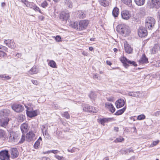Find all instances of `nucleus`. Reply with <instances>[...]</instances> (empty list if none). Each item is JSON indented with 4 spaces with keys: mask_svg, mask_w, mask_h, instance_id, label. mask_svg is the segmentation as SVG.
Returning a JSON list of instances; mask_svg holds the SVG:
<instances>
[{
    "mask_svg": "<svg viewBox=\"0 0 160 160\" xmlns=\"http://www.w3.org/2000/svg\"><path fill=\"white\" fill-rule=\"evenodd\" d=\"M124 49L126 52L128 54L132 53L133 51V49L131 46L127 42L124 44Z\"/></svg>",
    "mask_w": 160,
    "mask_h": 160,
    "instance_id": "nucleus-10",
    "label": "nucleus"
},
{
    "mask_svg": "<svg viewBox=\"0 0 160 160\" xmlns=\"http://www.w3.org/2000/svg\"><path fill=\"white\" fill-rule=\"evenodd\" d=\"M51 153L50 150L43 152V153L44 154H47V153Z\"/></svg>",
    "mask_w": 160,
    "mask_h": 160,
    "instance_id": "nucleus-64",
    "label": "nucleus"
},
{
    "mask_svg": "<svg viewBox=\"0 0 160 160\" xmlns=\"http://www.w3.org/2000/svg\"><path fill=\"white\" fill-rule=\"evenodd\" d=\"M145 0H134L136 4L138 6L143 5L145 2Z\"/></svg>",
    "mask_w": 160,
    "mask_h": 160,
    "instance_id": "nucleus-28",
    "label": "nucleus"
},
{
    "mask_svg": "<svg viewBox=\"0 0 160 160\" xmlns=\"http://www.w3.org/2000/svg\"><path fill=\"white\" fill-rule=\"evenodd\" d=\"M25 139V135L23 133L22 135V136L20 140L18 142V143L21 144L22 143L24 142Z\"/></svg>",
    "mask_w": 160,
    "mask_h": 160,
    "instance_id": "nucleus-33",
    "label": "nucleus"
},
{
    "mask_svg": "<svg viewBox=\"0 0 160 160\" xmlns=\"http://www.w3.org/2000/svg\"><path fill=\"white\" fill-rule=\"evenodd\" d=\"M40 145V142L38 141H37L35 143L34 145V147L35 148L37 149L38 148Z\"/></svg>",
    "mask_w": 160,
    "mask_h": 160,
    "instance_id": "nucleus-40",
    "label": "nucleus"
},
{
    "mask_svg": "<svg viewBox=\"0 0 160 160\" xmlns=\"http://www.w3.org/2000/svg\"><path fill=\"white\" fill-rule=\"evenodd\" d=\"M131 65H132L134 66H137V64L136 63V62L134 61H132V62Z\"/></svg>",
    "mask_w": 160,
    "mask_h": 160,
    "instance_id": "nucleus-57",
    "label": "nucleus"
},
{
    "mask_svg": "<svg viewBox=\"0 0 160 160\" xmlns=\"http://www.w3.org/2000/svg\"><path fill=\"white\" fill-rule=\"evenodd\" d=\"M117 32L122 36H126L130 32L129 27L124 24H119L117 28Z\"/></svg>",
    "mask_w": 160,
    "mask_h": 160,
    "instance_id": "nucleus-2",
    "label": "nucleus"
},
{
    "mask_svg": "<svg viewBox=\"0 0 160 160\" xmlns=\"http://www.w3.org/2000/svg\"><path fill=\"white\" fill-rule=\"evenodd\" d=\"M59 151L58 150H50V152L53 153L55 154L58 153Z\"/></svg>",
    "mask_w": 160,
    "mask_h": 160,
    "instance_id": "nucleus-55",
    "label": "nucleus"
},
{
    "mask_svg": "<svg viewBox=\"0 0 160 160\" xmlns=\"http://www.w3.org/2000/svg\"><path fill=\"white\" fill-rule=\"evenodd\" d=\"M78 17L81 18H83L85 17V14L82 11H78Z\"/></svg>",
    "mask_w": 160,
    "mask_h": 160,
    "instance_id": "nucleus-30",
    "label": "nucleus"
},
{
    "mask_svg": "<svg viewBox=\"0 0 160 160\" xmlns=\"http://www.w3.org/2000/svg\"><path fill=\"white\" fill-rule=\"evenodd\" d=\"M11 158H17L18 156V152L16 148H12L10 149Z\"/></svg>",
    "mask_w": 160,
    "mask_h": 160,
    "instance_id": "nucleus-13",
    "label": "nucleus"
},
{
    "mask_svg": "<svg viewBox=\"0 0 160 160\" xmlns=\"http://www.w3.org/2000/svg\"><path fill=\"white\" fill-rule=\"evenodd\" d=\"M83 110L85 112H90L91 111L92 107L88 104H84L83 106Z\"/></svg>",
    "mask_w": 160,
    "mask_h": 160,
    "instance_id": "nucleus-25",
    "label": "nucleus"
},
{
    "mask_svg": "<svg viewBox=\"0 0 160 160\" xmlns=\"http://www.w3.org/2000/svg\"><path fill=\"white\" fill-rule=\"evenodd\" d=\"M8 47L12 49H14L15 48L16 46L15 45V43L13 42V41L12 40V41H11L10 44L8 45Z\"/></svg>",
    "mask_w": 160,
    "mask_h": 160,
    "instance_id": "nucleus-35",
    "label": "nucleus"
},
{
    "mask_svg": "<svg viewBox=\"0 0 160 160\" xmlns=\"http://www.w3.org/2000/svg\"><path fill=\"white\" fill-rule=\"evenodd\" d=\"M38 69L36 66H33L28 71V73L31 75L37 73L38 72Z\"/></svg>",
    "mask_w": 160,
    "mask_h": 160,
    "instance_id": "nucleus-20",
    "label": "nucleus"
},
{
    "mask_svg": "<svg viewBox=\"0 0 160 160\" xmlns=\"http://www.w3.org/2000/svg\"><path fill=\"white\" fill-rule=\"evenodd\" d=\"M109 109H110V111L112 112H115V109L114 108V107H113V106L112 105V107H111L110 108H109Z\"/></svg>",
    "mask_w": 160,
    "mask_h": 160,
    "instance_id": "nucleus-52",
    "label": "nucleus"
},
{
    "mask_svg": "<svg viewBox=\"0 0 160 160\" xmlns=\"http://www.w3.org/2000/svg\"><path fill=\"white\" fill-rule=\"evenodd\" d=\"M122 18L125 20H127L131 17V15L129 12L127 10H123L121 12Z\"/></svg>",
    "mask_w": 160,
    "mask_h": 160,
    "instance_id": "nucleus-11",
    "label": "nucleus"
},
{
    "mask_svg": "<svg viewBox=\"0 0 160 160\" xmlns=\"http://www.w3.org/2000/svg\"><path fill=\"white\" fill-rule=\"evenodd\" d=\"M140 92L139 91L129 92L127 93V95L134 97H138Z\"/></svg>",
    "mask_w": 160,
    "mask_h": 160,
    "instance_id": "nucleus-21",
    "label": "nucleus"
},
{
    "mask_svg": "<svg viewBox=\"0 0 160 160\" xmlns=\"http://www.w3.org/2000/svg\"><path fill=\"white\" fill-rule=\"evenodd\" d=\"M119 9L117 7H115L112 11V14L113 16L116 18L117 17L119 14Z\"/></svg>",
    "mask_w": 160,
    "mask_h": 160,
    "instance_id": "nucleus-23",
    "label": "nucleus"
},
{
    "mask_svg": "<svg viewBox=\"0 0 160 160\" xmlns=\"http://www.w3.org/2000/svg\"><path fill=\"white\" fill-rule=\"evenodd\" d=\"M41 128L43 134L44 135V132L48 130V127L45 125H42L41 126Z\"/></svg>",
    "mask_w": 160,
    "mask_h": 160,
    "instance_id": "nucleus-37",
    "label": "nucleus"
},
{
    "mask_svg": "<svg viewBox=\"0 0 160 160\" xmlns=\"http://www.w3.org/2000/svg\"><path fill=\"white\" fill-rule=\"evenodd\" d=\"M159 45L157 44H155L154 46L151 48L150 52L152 54H155L159 50Z\"/></svg>",
    "mask_w": 160,
    "mask_h": 160,
    "instance_id": "nucleus-18",
    "label": "nucleus"
},
{
    "mask_svg": "<svg viewBox=\"0 0 160 160\" xmlns=\"http://www.w3.org/2000/svg\"><path fill=\"white\" fill-rule=\"evenodd\" d=\"M28 128V125L27 123H23L21 126L20 128L22 132L23 133L27 132Z\"/></svg>",
    "mask_w": 160,
    "mask_h": 160,
    "instance_id": "nucleus-22",
    "label": "nucleus"
},
{
    "mask_svg": "<svg viewBox=\"0 0 160 160\" xmlns=\"http://www.w3.org/2000/svg\"><path fill=\"white\" fill-rule=\"evenodd\" d=\"M160 115V112L159 111H157L155 112L153 114V116L155 117H158Z\"/></svg>",
    "mask_w": 160,
    "mask_h": 160,
    "instance_id": "nucleus-48",
    "label": "nucleus"
},
{
    "mask_svg": "<svg viewBox=\"0 0 160 160\" xmlns=\"http://www.w3.org/2000/svg\"><path fill=\"white\" fill-rule=\"evenodd\" d=\"M43 160H50V158L48 157H43Z\"/></svg>",
    "mask_w": 160,
    "mask_h": 160,
    "instance_id": "nucleus-60",
    "label": "nucleus"
},
{
    "mask_svg": "<svg viewBox=\"0 0 160 160\" xmlns=\"http://www.w3.org/2000/svg\"><path fill=\"white\" fill-rule=\"evenodd\" d=\"M97 92L91 91L89 94V96L91 99L94 100L97 97Z\"/></svg>",
    "mask_w": 160,
    "mask_h": 160,
    "instance_id": "nucleus-27",
    "label": "nucleus"
},
{
    "mask_svg": "<svg viewBox=\"0 0 160 160\" xmlns=\"http://www.w3.org/2000/svg\"><path fill=\"white\" fill-rule=\"evenodd\" d=\"M151 7L156 8L160 7V0H151Z\"/></svg>",
    "mask_w": 160,
    "mask_h": 160,
    "instance_id": "nucleus-12",
    "label": "nucleus"
},
{
    "mask_svg": "<svg viewBox=\"0 0 160 160\" xmlns=\"http://www.w3.org/2000/svg\"><path fill=\"white\" fill-rule=\"evenodd\" d=\"M145 116L144 114H142L138 115L137 117V119L139 120H143L145 118Z\"/></svg>",
    "mask_w": 160,
    "mask_h": 160,
    "instance_id": "nucleus-36",
    "label": "nucleus"
},
{
    "mask_svg": "<svg viewBox=\"0 0 160 160\" xmlns=\"http://www.w3.org/2000/svg\"><path fill=\"white\" fill-rule=\"evenodd\" d=\"M124 139L122 137H120L119 138H117L114 141V142L116 143L117 142H121L122 141H123Z\"/></svg>",
    "mask_w": 160,
    "mask_h": 160,
    "instance_id": "nucleus-41",
    "label": "nucleus"
},
{
    "mask_svg": "<svg viewBox=\"0 0 160 160\" xmlns=\"http://www.w3.org/2000/svg\"><path fill=\"white\" fill-rule=\"evenodd\" d=\"M48 5V4L46 1H44L41 4V6L43 8H45V7L47 6Z\"/></svg>",
    "mask_w": 160,
    "mask_h": 160,
    "instance_id": "nucleus-50",
    "label": "nucleus"
},
{
    "mask_svg": "<svg viewBox=\"0 0 160 160\" xmlns=\"http://www.w3.org/2000/svg\"><path fill=\"white\" fill-rule=\"evenodd\" d=\"M155 20L152 17H148L146 19L145 22V26L146 28L151 30L153 28L155 23Z\"/></svg>",
    "mask_w": 160,
    "mask_h": 160,
    "instance_id": "nucleus-4",
    "label": "nucleus"
},
{
    "mask_svg": "<svg viewBox=\"0 0 160 160\" xmlns=\"http://www.w3.org/2000/svg\"><path fill=\"white\" fill-rule=\"evenodd\" d=\"M10 113L8 109H3L0 111V121L2 127L5 128L9 121L8 116Z\"/></svg>",
    "mask_w": 160,
    "mask_h": 160,
    "instance_id": "nucleus-1",
    "label": "nucleus"
},
{
    "mask_svg": "<svg viewBox=\"0 0 160 160\" xmlns=\"http://www.w3.org/2000/svg\"><path fill=\"white\" fill-rule=\"evenodd\" d=\"M99 2L101 5L104 7H107L109 5V2L106 0H100Z\"/></svg>",
    "mask_w": 160,
    "mask_h": 160,
    "instance_id": "nucleus-26",
    "label": "nucleus"
},
{
    "mask_svg": "<svg viewBox=\"0 0 160 160\" xmlns=\"http://www.w3.org/2000/svg\"><path fill=\"white\" fill-rule=\"evenodd\" d=\"M120 59L121 62L123 64V66L126 68H127L129 66L128 64H131L132 62V61L129 60L124 56L121 57Z\"/></svg>",
    "mask_w": 160,
    "mask_h": 160,
    "instance_id": "nucleus-7",
    "label": "nucleus"
},
{
    "mask_svg": "<svg viewBox=\"0 0 160 160\" xmlns=\"http://www.w3.org/2000/svg\"><path fill=\"white\" fill-rule=\"evenodd\" d=\"M55 158L59 160H65V158L63 157H61L59 155H56Z\"/></svg>",
    "mask_w": 160,
    "mask_h": 160,
    "instance_id": "nucleus-46",
    "label": "nucleus"
},
{
    "mask_svg": "<svg viewBox=\"0 0 160 160\" xmlns=\"http://www.w3.org/2000/svg\"><path fill=\"white\" fill-rule=\"evenodd\" d=\"M8 48L3 46H0V52H5L7 51Z\"/></svg>",
    "mask_w": 160,
    "mask_h": 160,
    "instance_id": "nucleus-39",
    "label": "nucleus"
},
{
    "mask_svg": "<svg viewBox=\"0 0 160 160\" xmlns=\"http://www.w3.org/2000/svg\"><path fill=\"white\" fill-rule=\"evenodd\" d=\"M12 41L11 40H5L4 42L7 46H8V45L10 44V43Z\"/></svg>",
    "mask_w": 160,
    "mask_h": 160,
    "instance_id": "nucleus-51",
    "label": "nucleus"
},
{
    "mask_svg": "<svg viewBox=\"0 0 160 160\" xmlns=\"http://www.w3.org/2000/svg\"><path fill=\"white\" fill-rule=\"evenodd\" d=\"M89 23V21L88 20H81L78 24L74 23V28L78 29L80 30H83L87 28Z\"/></svg>",
    "mask_w": 160,
    "mask_h": 160,
    "instance_id": "nucleus-3",
    "label": "nucleus"
},
{
    "mask_svg": "<svg viewBox=\"0 0 160 160\" xmlns=\"http://www.w3.org/2000/svg\"><path fill=\"white\" fill-rule=\"evenodd\" d=\"M18 138L17 135L13 132H10L9 135V140L12 142H16Z\"/></svg>",
    "mask_w": 160,
    "mask_h": 160,
    "instance_id": "nucleus-9",
    "label": "nucleus"
},
{
    "mask_svg": "<svg viewBox=\"0 0 160 160\" xmlns=\"http://www.w3.org/2000/svg\"><path fill=\"white\" fill-rule=\"evenodd\" d=\"M35 134L32 132H29L26 134V141L30 142L34 140Z\"/></svg>",
    "mask_w": 160,
    "mask_h": 160,
    "instance_id": "nucleus-14",
    "label": "nucleus"
},
{
    "mask_svg": "<svg viewBox=\"0 0 160 160\" xmlns=\"http://www.w3.org/2000/svg\"><path fill=\"white\" fill-rule=\"evenodd\" d=\"M55 40L56 41L59 42L61 41V38L60 36L59 35H57L55 37H54Z\"/></svg>",
    "mask_w": 160,
    "mask_h": 160,
    "instance_id": "nucleus-47",
    "label": "nucleus"
},
{
    "mask_svg": "<svg viewBox=\"0 0 160 160\" xmlns=\"http://www.w3.org/2000/svg\"><path fill=\"white\" fill-rule=\"evenodd\" d=\"M70 17L69 13L68 12H62L60 15V18L62 20L67 21Z\"/></svg>",
    "mask_w": 160,
    "mask_h": 160,
    "instance_id": "nucleus-15",
    "label": "nucleus"
},
{
    "mask_svg": "<svg viewBox=\"0 0 160 160\" xmlns=\"http://www.w3.org/2000/svg\"><path fill=\"white\" fill-rule=\"evenodd\" d=\"M126 107H125L122 109L118 110L115 114L116 115H119L122 114L126 109Z\"/></svg>",
    "mask_w": 160,
    "mask_h": 160,
    "instance_id": "nucleus-29",
    "label": "nucleus"
},
{
    "mask_svg": "<svg viewBox=\"0 0 160 160\" xmlns=\"http://www.w3.org/2000/svg\"><path fill=\"white\" fill-rule=\"evenodd\" d=\"M63 116L65 117L67 119H68L70 118L69 114L67 112H64Z\"/></svg>",
    "mask_w": 160,
    "mask_h": 160,
    "instance_id": "nucleus-42",
    "label": "nucleus"
},
{
    "mask_svg": "<svg viewBox=\"0 0 160 160\" xmlns=\"http://www.w3.org/2000/svg\"><path fill=\"white\" fill-rule=\"evenodd\" d=\"M12 109L17 112H22L24 109L22 105L20 104H14L12 106Z\"/></svg>",
    "mask_w": 160,
    "mask_h": 160,
    "instance_id": "nucleus-5",
    "label": "nucleus"
},
{
    "mask_svg": "<svg viewBox=\"0 0 160 160\" xmlns=\"http://www.w3.org/2000/svg\"><path fill=\"white\" fill-rule=\"evenodd\" d=\"M159 142V141L158 140H157L156 141H154L153 142L152 144L150 146L153 147L157 145Z\"/></svg>",
    "mask_w": 160,
    "mask_h": 160,
    "instance_id": "nucleus-44",
    "label": "nucleus"
},
{
    "mask_svg": "<svg viewBox=\"0 0 160 160\" xmlns=\"http://www.w3.org/2000/svg\"><path fill=\"white\" fill-rule=\"evenodd\" d=\"M91 107L92 109L91 110L92 111H90V112L96 113L98 112V110L97 108L95 107H93L92 106H91Z\"/></svg>",
    "mask_w": 160,
    "mask_h": 160,
    "instance_id": "nucleus-43",
    "label": "nucleus"
},
{
    "mask_svg": "<svg viewBox=\"0 0 160 160\" xmlns=\"http://www.w3.org/2000/svg\"><path fill=\"white\" fill-rule=\"evenodd\" d=\"M106 63L107 64H108L109 66L111 65L112 64V63L110 61H108V60H107L106 61Z\"/></svg>",
    "mask_w": 160,
    "mask_h": 160,
    "instance_id": "nucleus-58",
    "label": "nucleus"
},
{
    "mask_svg": "<svg viewBox=\"0 0 160 160\" xmlns=\"http://www.w3.org/2000/svg\"><path fill=\"white\" fill-rule=\"evenodd\" d=\"M93 78L94 79H98V76L97 74H95L93 75Z\"/></svg>",
    "mask_w": 160,
    "mask_h": 160,
    "instance_id": "nucleus-61",
    "label": "nucleus"
},
{
    "mask_svg": "<svg viewBox=\"0 0 160 160\" xmlns=\"http://www.w3.org/2000/svg\"><path fill=\"white\" fill-rule=\"evenodd\" d=\"M21 1L26 6H27V4H28V3L29 2H28V1L26 0H21Z\"/></svg>",
    "mask_w": 160,
    "mask_h": 160,
    "instance_id": "nucleus-53",
    "label": "nucleus"
},
{
    "mask_svg": "<svg viewBox=\"0 0 160 160\" xmlns=\"http://www.w3.org/2000/svg\"><path fill=\"white\" fill-rule=\"evenodd\" d=\"M112 104L109 102H106L105 103V107L107 108L108 109L112 107Z\"/></svg>",
    "mask_w": 160,
    "mask_h": 160,
    "instance_id": "nucleus-45",
    "label": "nucleus"
},
{
    "mask_svg": "<svg viewBox=\"0 0 160 160\" xmlns=\"http://www.w3.org/2000/svg\"><path fill=\"white\" fill-rule=\"evenodd\" d=\"M119 128L117 127H114V130L116 132H118V131Z\"/></svg>",
    "mask_w": 160,
    "mask_h": 160,
    "instance_id": "nucleus-59",
    "label": "nucleus"
},
{
    "mask_svg": "<svg viewBox=\"0 0 160 160\" xmlns=\"http://www.w3.org/2000/svg\"><path fill=\"white\" fill-rule=\"evenodd\" d=\"M139 62L140 64L147 63L148 62V58L146 57L145 54L142 55L141 58L139 61Z\"/></svg>",
    "mask_w": 160,
    "mask_h": 160,
    "instance_id": "nucleus-19",
    "label": "nucleus"
},
{
    "mask_svg": "<svg viewBox=\"0 0 160 160\" xmlns=\"http://www.w3.org/2000/svg\"><path fill=\"white\" fill-rule=\"evenodd\" d=\"M68 151L69 152H74V150L73 149H68Z\"/></svg>",
    "mask_w": 160,
    "mask_h": 160,
    "instance_id": "nucleus-63",
    "label": "nucleus"
},
{
    "mask_svg": "<svg viewBox=\"0 0 160 160\" xmlns=\"http://www.w3.org/2000/svg\"><path fill=\"white\" fill-rule=\"evenodd\" d=\"M49 65L51 67L55 68L56 66V62L53 60H51L49 63Z\"/></svg>",
    "mask_w": 160,
    "mask_h": 160,
    "instance_id": "nucleus-31",
    "label": "nucleus"
},
{
    "mask_svg": "<svg viewBox=\"0 0 160 160\" xmlns=\"http://www.w3.org/2000/svg\"><path fill=\"white\" fill-rule=\"evenodd\" d=\"M65 5L67 8H71L72 7L73 4L71 0L65 1Z\"/></svg>",
    "mask_w": 160,
    "mask_h": 160,
    "instance_id": "nucleus-24",
    "label": "nucleus"
},
{
    "mask_svg": "<svg viewBox=\"0 0 160 160\" xmlns=\"http://www.w3.org/2000/svg\"><path fill=\"white\" fill-rule=\"evenodd\" d=\"M32 82L35 85H38V82L36 80H32Z\"/></svg>",
    "mask_w": 160,
    "mask_h": 160,
    "instance_id": "nucleus-54",
    "label": "nucleus"
},
{
    "mask_svg": "<svg viewBox=\"0 0 160 160\" xmlns=\"http://www.w3.org/2000/svg\"><path fill=\"white\" fill-rule=\"evenodd\" d=\"M0 78H3V80H8L11 78L9 76H7L6 74L0 75Z\"/></svg>",
    "mask_w": 160,
    "mask_h": 160,
    "instance_id": "nucleus-34",
    "label": "nucleus"
},
{
    "mask_svg": "<svg viewBox=\"0 0 160 160\" xmlns=\"http://www.w3.org/2000/svg\"><path fill=\"white\" fill-rule=\"evenodd\" d=\"M5 135V132L4 130L0 129V138L4 136Z\"/></svg>",
    "mask_w": 160,
    "mask_h": 160,
    "instance_id": "nucleus-49",
    "label": "nucleus"
},
{
    "mask_svg": "<svg viewBox=\"0 0 160 160\" xmlns=\"http://www.w3.org/2000/svg\"><path fill=\"white\" fill-rule=\"evenodd\" d=\"M122 2L126 5H130L132 2V0H121Z\"/></svg>",
    "mask_w": 160,
    "mask_h": 160,
    "instance_id": "nucleus-38",
    "label": "nucleus"
},
{
    "mask_svg": "<svg viewBox=\"0 0 160 160\" xmlns=\"http://www.w3.org/2000/svg\"><path fill=\"white\" fill-rule=\"evenodd\" d=\"M28 3V4H27V7L33 9L35 11H38L40 13H42L39 8L33 2H29Z\"/></svg>",
    "mask_w": 160,
    "mask_h": 160,
    "instance_id": "nucleus-8",
    "label": "nucleus"
},
{
    "mask_svg": "<svg viewBox=\"0 0 160 160\" xmlns=\"http://www.w3.org/2000/svg\"><path fill=\"white\" fill-rule=\"evenodd\" d=\"M44 135L46 136H47V138L49 137V135L48 132V130L47 131H45L44 132Z\"/></svg>",
    "mask_w": 160,
    "mask_h": 160,
    "instance_id": "nucleus-56",
    "label": "nucleus"
},
{
    "mask_svg": "<svg viewBox=\"0 0 160 160\" xmlns=\"http://www.w3.org/2000/svg\"><path fill=\"white\" fill-rule=\"evenodd\" d=\"M138 34L139 37L143 38L147 35L148 32L144 27H139L138 29Z\"/></svg>",
    "mask_w": 160,
    "mask_h": 160,
    "instance_id": "nucleus-6",
    "label": "nucleus"
},
{
    "mask_svg": "<svg viewBox=\"0 0 160 160\" xmlns=\"http://www.w3.org/2000/svg\"><path fill=\"white\" fill-rule=\"evenodd\" d=\"M27 116L30 118L34 117L37 115V111L34 110L33 111H27L26 112Z\"/></svg>",
    "mask_w": 160,
    "mask_h": 160,
    "instance_id": "nucleus-17",
    "label": "nucleus"
},
{
    "mask_svg": "<svg viewBox=\"0 0 160 160\" xmlns=\"http://www.w3.org/2000/svg\"><path fill=\"white\" fill-rule=\"evenodd\" d=\"M115 103L117 108H119L124 106L125 102L123 99H119L116 101Z\"/></svg>",
    "mask_w": 160,
    "mask_h": 160,
    "instance_id": "nucleus-16",
    "label": "nucleus"
},
{
    "mask_svg": "<svg viewBox=\"0 0 160 160\" xmlns=\"http://www.w3.org/2000/svg\"><path fill=\"white\" fill-rule=\"evenodd\" d=\"M110 119V118H103L102 119H101L100 120V121L102 125H104L105 122L108 121Z\"/></svg>",
    "mask_w": 160,
    "mask_h": 160,
    "instance_id": "nucleus-32",
    "label": "nucleus"
},
{
    "mask_svg": "<svg viewBox=\"0 0 160 160\" xmlns=\"http://www.w3.org/2000/svg\"><path fill=\"white\" fill-rule=\"evenodd\" d=\"M135 157L134 156L131 157L128 160H134L135 159Z\"/></svg>",
    "mask_w": 160,
    "mask_h": 160,
    "instance_id": "nucleus-62",
    "label": "nucleus"
}]
</instances>
